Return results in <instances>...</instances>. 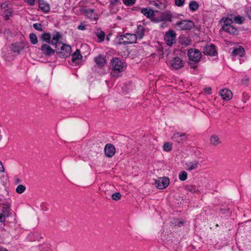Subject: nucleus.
<instances>
[{
    "mask_svg": "<svg viewBox=\"0 0 251 251\" xmlns=\"http://www.w3.org/2000/svg\"><path fill=\"white\" fill-rule=\"evenodd\" d=\"M33 26L37 30L40 31L43 30V28L42 27V25L41 24L35 23L33 25Z\"/></svg>",
    "mask_w": 251,
    "mask_h": 251,
    "instance_id": "nucleus-42",
    "label": "nucleus"
},
{
    "mask_svg": "<svg viewBox=\"0 0 251 251\" xmlns=\"http://www.w3.org/2000/svg\"><path fill=\"white\" fill-rule=\"evenodd\" d=\"M84 12L88 18L91 19V20H97L96 15L94 13V10L93 9L89 8L84 9Z\"/></svg>",
    "mask_w": 251,
    "mask_h": 251,
    "instance_id": "nucleus-23",
    "label": "nucleus"
},
{
    "mask_svg": "<svg viewBox=\"0 0 251 251\" xmlns=\"http://www.w3.org/2000/svg\"><path fill=\"white\" fill-rule=\"evenodd\" d=\"M0 251H8L5 248H0Z\"/></svg>",
    "mask_w": 251,
    "mask_h": 251,
    "instance_id": "nucleus-53",
    "label": "nucleus"
},
{
    "mask_svg": "<svg viewBox=\"0 0 251 251\" xmlns=\"http://www.w3.org/2000/svg\"><path fill=\"white\" fill-rule=\"evenodd\" d=\"M25 190V187L23 185H19L16 189V191L18 194H22Z\"/></svg>",
    "mask_w": 251,
    "mask_h": 251,
    "instance_id": "nucleus-37",
    "label": "nucleus"
},
{
    "mask_svg": "<svg viewBox=\"0 0 251 251\" xmlns=\"http://www.w3.org/2000/svg\"><path fill=\"white\" fill-rule=\"evenodd\" d=\"M172 144H171L169 142H167L164 144L163 149L164 151H169L172 150Z\"/></svg>",
    "mask_w": 251,
    "mask_h": 251,
    "instance_id": "nucleus-38",
    "label": "nucleus"
},
{
    "mask_svg": "<svg viewBox=\"0 0 251 251\" xmlns=\"http://www.w3.org/2000/svg\"><path fill=\"white\" fill-rule=\"evenodd\" d=\"M245 52L244 49L242 47L239 46L238 48L234 49L232 53L233 56L242 57L245 54Z\"/></svg>",
    "mask_w": 251,
    "mask_h": 251,
    "instance_id": "nucleus-22",
    "label": "nucleus"
},
{
    "mask_svg": "<svg viewBox=\"0 0 251 251\" xmlns=\"http://www.w3.org/2000/svg\"><path fill=\"white\" fill-rule=\"evenodd\" d=\"M82 59V56L80 54V50L77 49L72 55V61L73 63L77 64Z\"/></svg>",
    "mask_w": 251,
    "mask_h": 251,
    "instance_id": "nucleus-15",
    "label": "nucleus"
},
{
    "mask_svg": "<svg viewBox=\"0 0 251 251\" xmlns=\"http://www.w3.org/2000/svg\"><path fill=\"white\" fill-rule=\"evenodd\" d=\"M123 3L126 6H132L136 2V0H123Z\"/></svg>",
    "mask_w": 251,
    "mask_h": 251,
    "instance_id": "nucleus-40",
    "label": "nucleus"
},
{
    "mask_svg": "<svg viewBox=\"0 0 251 251\" xmlns=\"http://www.w3.org/2000/svg\"><path fill=\"white\" fill-rule=\"evenodd\" d=\"M233 21L238 24H242L245 20V18L243 17L240 16H236L233 15Z\"/></svg>",
    "mask_w": 251,
    "mask_h": 251,
    "instance_id": "nucleus-34",
    "label": "nucleus"
},
{
    "mask_svg": "<svg viewBox=\"0 0 251 251\" xmlns=\"http://www.w3.org/2000/svg\"><path fill=\"white\" fill-rule=\"evenodd\" d=\"M13 11L12 8H8L4 10L3 11L2 16L4 20L7 21L10 19V18L12 16Z\"/></svg>",
    "mask_w": 251,
    "mask_h": 251,
    "instance_id": "nucleus-24",
    "label": "nucleus"
},
{
    "mask_svg": "<svg viewBox=\"0 0 251 251\" xmlns=\"http://www.w3.org/2000/svg\"><path fill=\"white\" fill-rule=\"evenodd\" d=\"M152 2L154 6L161 10L164 9L166 7V0H153Z\"/></svg>",
    "mask_w": 251,
    "mask_h": 251,
    "instance_id": "nucleus-19",
    "label": "nucleus"
},
{
    "mask_svg": "<svg viewBox=\"0 0 251 251\" xmlns=\"http://www.w3.org/2000/svg\"><path fill=\"white\" fill-rule=\"evenodd\" d=\"M134 9H135V10H137V9H138V7H136H136H134Z\"/></svg>",
    "mask_w": 251,
    "mask_h": 251,
    "instance_id": "nucleus-56",
    "label": "nucleus"
},
{
    "mask_svg": "<svg viewBox=\"0 0 251 251\" xmlns=\"http://www.w3.org/2000/svg\"><path fill=\"white\" fill-rule=\"evenodd\" d=\"M187 173L184 171H181L178 175V178L181 181H184L187 178Z\"/></svg>",
    "mask_w": 251,
    "mask_h": 251,
    "instance_id": "nucleus-36",
    "label": "nucleus"
},
{
    "mask_svg": "<svg viewBox=\"0 0 251 251\" xmlns=\"http://www.w3.org/2000/svg\"><path fill=\"white\" fill-rule=\"evenodd\" d=\"M134 9H135V10H137V9H138V7H136H136H134Z\"/></svg>",
    "mask_w": 251,
    "mask_h": 251,
    "instance_id": "nucleus-57",
    "label": "nucleus"
},
{
    "mask_svg": "<svg viewBox=\"0 0 251 251\" xmlns=\"http://www.w3.org/2000/svg\"><path fill=\"white\" fill-rule=\"evenodd\" d=\"M172 15L170 12H166L163 13L161 15V18L162 21L171 22L172 20Z\"/></svg>",
    "mask_w": 251,
    "mask_h": 251,
    "instance_id": "nucleus-30",
    "label": "nucleus"
},
{
    "mask_svg": "<svg viewBox=\"0 0 251 251\" xmlns=\"http://www.w3.org/2000/svg\"><path fill=\"white\" fill-rule=\"evenodd\" d=\"M1 201V199L0 198V202Z\"/></svg>",
    "mask_w": 251,
    "mask_h": 251,
    "instance_id": "nucleus-58",
    "label": "nucleus"
},
{
    "mask_svg": "<svg viewBox=\"0 0 251 251\" xmlns=\"http://www.w3.org/2000/svg\"><path fill=\"white\" fill-rule=\"evenodd\" d=\"M145 28L141 25H138L136 29V34L137 39H142L145 35Z\"/></svg>",
    "mask_w": 251,
    "mask_h": 251,
    "instance_id": "nucleus-20",
    "label": "nucleus"
},
{
    "mask_svg": "<svg viewBox=\"0 0 251 251\" xmlns=\"http://www.w3.org/2000/svg\"><path fill=\"white\" fill-rule=\"evenodd\" d=\"M119 1L120 0H110V4L111 5H114L118 3Z\"/></svg>",
    "mask_w": 251,
    "mask_h": 251,
    "instance_id": "nucleus-49",
    "label": "nucleus"
},
{
    "mask_svg": "<svg viewBox=\"0 0 251 251\" xmlns=\"http://www.w3.org/2000/svg\"><path fill=\"white\" fill-rule=\"evenodd\" d=\"M188 135L185 133L176 131L173 134L171 139L175 143L182 144L187 140Z\"/></svg>",
    "mask_w": 251,
    "mask_h": 251,
    "instance_id": "nucleus-6",
    "label": "nucleus"
},
{
    "mask_svg": "<svg viewBox=\"0 0 251 251\" xmlns=\"http://www.w3.org/2000/svg\"><path fill=\"white\" fill-rule=\"evenodd\" d=\"M187 54L189 60L196 63L199 62L201 57L200 51L195 49H189Z\"/></svg>",
    "mask_w": 251,
    "mask_h": 251,
    "instance_id": "nucleus-4",
    "label": "nucleus"
},
{
    "mask_svg": "<svg viewBox=\"0 0 251 251\" xmlns=\"http://www.w3.org/2000/svg\"><path fill=\"white\" fill-rule=\"evenodd\" d=\"M9 4L8 0H5L0 3V6L1 9H5L9 6Z\"/></svg>",
    "mask_w": 251,
    "mask_h": 251,
    "instance_id": "nucleus-41",
    "label": "nucleus"
},
{
    "mask_svg": "<svg viewBox=\"0 0 251 251\" xmlns=\"http://www.w3.org/2000/svg\"><path fill=\"white\" fill-rule=\"evenodd\" d=\"M40 9L45 13H48L50 10V5L44 0H38Z\"/></svg>",
    "mask_w": 251,
    "mask_h": 251,
    "instance_id": "nucleus-18",
    "label": "nucleus"
},
{
    "mask_svg": "<svg viewBox=\"0 0 251 251\" xmlns=\"http://www.w3.org/2000/svg\"><path fill=\"white\" fill-rule=\"evenodd\" d=\"M189 9L192 11H196L199 7V3L196 1H191L189 4Z\"/></svg>",
    "mask_w": 251,
    "mask_h": 251,
    "instance_id": "nucleus-33",
    "label": "nucleus"
},
{
    "mask_svg": "<svg viewBox=\"0 0 251 251\" xmlns=\"http://www.w3.org/2000/svg\"><path fill=\"white\" fill-rule=\"evenodd\" d=\"M134 9H135V10H137V9H138V7H136H136H134Z\"/></svg>",
    "mask_w": 251,
    "mask_h": 251,
    "instance_id": "nucleus-55",
    "label": "nucleus"
},
{
    "mask_svg": "<svg viewBox=\"0 0 251 251\" xmlns=\"http://www.w3.org/2000/svg\"><path fill=\"white\" fill-rule=\"evenodd\" d=\"M178 30H190L194 26V23L190 20H182L176 24Z\"/></svg>",
    "mask_w": 251,
    "mask_h": 251,
    "instance_id": "nucleus-5",
    "label": "nucleus"
},
{
    "mask_svg": "<svg viewBox=\"0 0 251 251\" xmlns=\"http://www.w3.org/2000/svg\"><path fill=\"white\" fill-rule=\"evenodd\" d=\"M188 171H191L198 168L199 163L198 161L195 160L186 164Z\"/></svg>",
    "mask_w": 251,
    "mask_h": 251,
    "instance_id": "nucleus-25",
    "label": "nucleus"
},
{
    "mask_svg": "<svg viewBox=\"0 0 251 251\" xmlns=\"http://www.w3.org/2000/svg\"><path fill=\"white\" fill-rule=\"evenodd\" d=\"M223 29L226 32L233 35H237L238 33V30L237 28L232 25H223Z\"/></svg>",
    "mask_w": 251,
    "mask_h": 251,
    "instance_id": "nucleus-14",
    "label": "nucleus"
},
{
    "mask_svg": "<svg viewBox=\"0 0 251 251\" xmlns=\"http://www.w3.org/2000/svg\"><path fill=\"white\" fill-rule=\"evenodd\" d=\"M126 65L118 58H113L111 60V69L112 70L111 74L112 76L115 77H118L120 76V73L124 71L126 68Z\"/></svg>",
    "mask_w": 251,
    "mask_h": 251,
    "instance_id": "nucleus-1",
    "label": "nucleus"
},
{
    "mask_svg": "<svg viewBox=\"0 0 251 251\" xmlns=\"http://www.w3.org/2000/svg\"><path fill=\"white\" fill-rule=\"evenodd\" d=\"M175 2L176 6L181 7L184 4L185 0H175Z\"/></svg>",
    "mask_w": 251,
    "mask_h": 251,
    "instance_id": "nucleus-44",
    "label": "nucleus"
},
{
    "mask_svg": "<svg viewBox=\"0 0 251 251\" xmlns=\"http://www.w3.org/2000/svg\"><path fill=\"white\" fill-rule=\"evenodd\" d=\"M112 199L114 201H118L121 199L122 195L119 192H117L113 194L111 196Z\"/></svg>",
    "mask_w": 251,
    "mask_h": 251,
    "instance_id": "nucleus-39",
    "label": "nucleus"
},
{
    "mask_svg": "<svg viewBox=\"0 0 251 251\" xmlns=\"http://www.w3.org/2000/svg\"><path fill=\"white\" fill-rule=\"evenodd\" d=\"M29 39L31 43L33 45H35L38 42L37 37L34 33H30L29 34Z\"/></svg>",
    "mask_w": 251,
    "mask_h": 251,
    "instance_id": "nucleus-35",
    "label": "nucleus"
},
{
    "mask_svg": "<svg viewBox=\"0 0 251 251\" xmlns=\"http://www.w3.org/2000/svg\"><path fill=\"white\" fill-rule=\"evenodd\" d=\"M40 50L42 51V53L47 57L53 55L55 52V50L52 49L48 44H44L42 45Z\"/></svg>",
    "mask_w": 251,
    "mask_h": 251,
    "instance_id": "nucleus-10",
    "label": "nucleus"
},
{
    "mask_svg": "<svg viewBox=\"0 0 251 251\" xmlns=\"http://www.w3.org/2000/svg\"><path fill=\"white\" fill-rule=\"evenodd\" d=\"M191 68H192L193 69H196L197 68V66L196 65L192 66Z\"/></svg>",
    "mask_w": 251,
    "mask_h": 251,
    "instance_id": "nucleus-54",
    "label": "nucleus"
},
{
    "mask_svg": "<svg viewBox=\"0 0 251 251\" xmlns=\"http://www.w3.org/2000/svg\"><path fill=\"white\" fill-rule=\"evenodd\" d=\"M51 35L49 32L43 33L40 37L42 41H45L48 44H50L51 43Z\"/></svg>",
    "mask_w": 251,
    "mask_h": 251,
    "instance_id": "nucleus-28",
    "label": "nucleus"
},
{
    "mask_svg": "<svg viewBox=\"0 0 251 251\" xmlns=\"http://www.w3.org/2000/svg\"><path fill=\"white\" fill-rule=\"evenodd\" d=\"M184 189L187 191L194 193L199 190V186L195 185L188 184L185 185Z\"/></svg>",
    "mask_w": 251,
    "mask_h": 251,
    "instance_id": "nucleus-26",
    "label": "nucleus"
},
{
    "mask_svg": "<svg viewBox=\"0 0 251 251\" xmlns=\"http://www.w3.org/2000/svg\"><path fill=\"white\" fill-rule=\"evenodd\" d=\"M5 220L4 215L2 213H0V222H4Z\"/></svg>",
    "mask_w": 251,
    "mask_h": 251,
    "instance_id": "nucleus-51",
    "label": "nucleus"
},
{
    "mask_svg": "<svg viewBox=\"0 0 251 251\" xmlns=\"http://www.w3.org/2000/svg\"><path fill=\"white\" fill-rule=\"evenodd\" d=\"M56 49V52L57 54L61 57L66 58L70 56L71 52V47L65 45L63 43H59L58 46Z\"/></svg>",
    "mask_w": 251,
    "mask_h": 251,
    "instance_id": "nucleus-3",
    "label": "nucleus"
},
{
    "mask_svg": "<svg viewBox=\"0 0 251 251\" xmlns=\"http://www.w3.org/2000/svg\"><path fill=\"white\" fill-rule=\"evenodd\" d=\"M61 38V35L60 33L58 32H55L53 34V37L52 40H51V43L52 45L55 46V48H57L59 45V43H62L61 42H59L60 39Z\"/></svg>",
    "mask_w": 251,
    "mask_h": 251,
    "instance_id": "nucleus-17",
    "label": "nucleus"
},
{
    "mask_svg": "<svg viewBox=\"0 0 251 251\" xmlns=\"http://www.w3.org/2000/svg\"><path fill=\"white\" fill-rule=\"evenodd\" d=\"M137 41V35L126 33L118 35L116 38V42L119 45H127L135 43Z\"/></svg>",
    "mask_w": 251,
    "mask_h": 251,
    "instance_id": "nucleus-2",
    "label": "nucleus"
},
{
    "mask_svg": "<svg viewBox=\"0 0 251 251\" xmlns=\"http://www.w3.org/2000/svg\"><path fill=\"white\" fill-rule=\"evenodd\" d=\"M184 62L179 57H175L169 61V65L173 69L177 70L184 66Z\"/></svg>",
    "mask_w": 251,
    "mask_h": 251,
    "instance_id": "nucleus-8",
    "label": "nucleus"
},
{
    "mask_svg": "<svg viewBox=\"0 0 251 251\" xmlns=\"http://www.w3.org/2000/svg\"><path fill=\"white\" fill-rule=\"evenodd\" d=\"M210 144L214 146H217L221 143L219 137L216 135H213L210 138Z\"/></svg>",
    "mask_w": 251,
    "mask_h": 251,
    "instance_id": "nucleus-27",
    "label": "nucleus"
},
{
    "mask_svg": "<svg viewBox=\"0 0 251 251\" xmlns=\"http://www.w3.org/2000/svg\"><path fill=\"white\" fill-rule=\"evenodd\" d=\"M95 33L99 39V42L101 43L104 41L105 36L104 32L102 31L100 29H98Z\"/></svg>",
    "mask_w": 251,
    "mask_h": 251,
    "instance_id": "nucleus-29",
    "label": "nucleus"
},
{
    "mask_svg": "<svg viewBox=\"0 0 251 251\" xmlns=\"http://www.w3.org/2000/svg\"><path fill=\"white\" fill-rule=\"evenodd\" d=\"M224 25H230L233 22V15L228 16L225 19H223Z\"/></svg>",
    "mask_w": 251,
    "mask_h": 251,
    "instance_id": "nucleus-31",
    "label": "nucleus"
},
{
    "mask_svg": "<svg viewBox=\"0 0 251 251\" xmlns=\"http://www.w3.org/2000/svg\"><path fill=\"white\" fill-rule=\"evenodd\" d=\"M1 180L3 185H6L8 182V176L6 175H3L1 177Z\"/></svg>",
    "mask_w": 251,
    "mask_h": 251,
    "instance_id": "nucleus-45",
    "label": "nucleus"
},
{
    "mask_svg": "<svg viewBox=\"0 0 251 251\" xmlns=\"http://www.w3.org/2000/svg\"><path fill=\"white\" fill-rule=\"evenodd\" d=\"M203 53L205 55L210 56H215L217 54V51L215 45L213 44H210V45H207L203 48Z\"/></svg>",
    "mask_w": 251,
    "mask_h": 251,
    "instance_id": "nucleus-12",
    "label": "nucleus"
},
{
    "mask_svg": "<svg viewBox=\"0 0 251 251\" xmlns=\"http://www.w3.org/2000/svg\"><path fill=\"white\" fill-rule=\"evenodd\" d=\"M204 91L208 94H210L211 93V88L209 87L205 88L204 89Z\"/></svg>",
    "mask_w": 251,
    "mask_h": 251,
    "instance_id": "nucleus-46",
    "label": "nucleus"
},
{
    "mask_svg": "<svg viewBox=\"0 0 251 251\" xmlns=\"http://www.w3.org/2000/svg\"><path fill=\"white\" fill-rule=\"evenodd\" d=\"M35 0H26V2L31 6H33L35 4Z\"/></svg>",
    "mask_w": 251,
    "mask_h": 251,
    "instance_id": "nucleus-47",
    "label": "nucleus"
},
{
    "mask_svg": "<svg viewBox=\"0 0 251 251\" xmlns=\"http://www.w3.org/2000/svg\"><path fill=\"white\" fill-rule=\"evenodd\" d=\"M77 28L79 29V30H85V25H82V24H81Z\"/></svg>",
    "mask_w": 251,
    "mask_h": 251,
    "instance_id": "nucleus-50",
    "label": "nucleus"
},
{
    "mask_svg": "<svg viewBox=\"0 0 251 251\" xmlns=\"http://www.w3.org/2000/svg\"><path fill=\"white\" fill-rule=\"evenodd\" d=\"M104 150L105 156L109 158L112 157L116 152L115 148L111 144H106Z\"/></svg>",
    "mask_w": 251,
    "mask_h": 251,
    "instance_id": "nucleus-11",
    "label": "nucleus"
},
{
    "mask_svg": "<svg viewBox=\"0 0 251 251\" xmlns=\"http://www.w3.org/2000/svg\"><path fill=\"white\" fill-rule=\"evenodd\" d=\"M0 172H4V166L2 165V163L1 161H0Z\"/></svg>",
    "mask_w": 251,
    "mask_h": 251,
    "instance_id": "nucleus-52",
    "label": "nucleus"
},
{
    "mask_svg": "<svg viewBox=\"0 0 251 251\" xmlns=\"http://www.w3.org/2000/svg\"><path fill=\"white\" fill-rule=\"evenodd\" d=\"M176 34L173 30H169L165 34L164 40L169 46L172 45L176 42Z\"/></svg>",
    "mask_w": 251,
    "mask_h": 251,
    "instance_id": "nucleus-9",
    "label": "nucleus"
},
{
    "mask_svg": "<svg viewBox=\"0 0 251 251\" xmlns=\"http://www.w3.org/2000/svg\"><path fill=\"white\" fill-rule=\"evenodd\" d=\"M141 12L149 19L151 18L154 15L153 11L152 9L148 8H142Z\"/></svg>",
    "mask_w": 251,
    "mask_h": 251,
    "instance_id": "nucleus-21",
    "label": "nucleus"
},
{
    "mask_svg": "<svg viewBox=\"0 0 251 251\" xmlns=\"http://www.w3.org/2000/svg\"><path fill=\"white\" fill-rule=\"evenodd\" d=\"M40 238V234L38 232H33L29 235V239L32 241L39 240Z\"/></svg>",
    "mask_w": 251,
    "mask_h": 251,
    "instance_id": "nucleus-32",
    "label": "nucleus"
},
{
    "mask_svg": "<svg viewBox=\"0 0 251 251\" xmlns=\"http://www.w3.org/2000/svg\"><path fill=\"white\" fill-rule=\"evenodd\" d=\"M96 65L100 68L104 67L106 64V59L104 55L100 54L94 59Z\"/></svg>",
    "mask_w": 251,
    "mask_h": 251,
    "instance_id": "nucleus-13",
    "label": "nucleus"
},
{
    "mask_svg": "<svg viewBox=\"0 0 251 251\" xmlns=\"http://www.w3.org/2000/svg\"><path fill=\"white\" fill-rule=\"evenodd\" d=\"M246 13L248 15L249 18L251 19V7H249L247 9Z\"/></svg>",
    "mask_w": 251,
    "mask_h": 251,
    "instance_id": "nucleus-48",
    "label": "nucleus"
},
{
    "mask_svg": "<svg viewBox=\"0 0 251 251\" xmlns=\"http://www.w3.org/2000/svg\"><path fill=\"white\" fill-rule=\"evenodd\" d=\"M12 50L14 52L19 53L21 50V48L16 44L12 45Z\"/></svg>",
    "mask_w": 251,
    "mask_h": 251,
    "instance_id": "nucleus-43",
    "label": "nucleus"
},
{
    "mask_svg": "<svg viewBox=\"0 0 251 251\" xmlns=\"http://www.w3.org/2000/svg\"><path fill=\"white\" fill-rule=\"evenodd\" d=\"M170 179L167 177H160L155 181V186L158 189H163L168 186Z\"/></svg>",
    "mask_w": 251,
    "mask_h": 251,
    "instance_id": "nucleus-7",
    "label": "nucleus"
},
{
    "mask_svg": "<svg viewBox=\"0 0 251 251\" xmlns=\"http://www.w3.org/2000/svg\"><path fill=\"white\" fill-rule=\"evenodd\" d=\"M220 94L223 100H228L232 97V93L228 89H225L220 92Z\"/></svg>",
    "mask_w": 251,
    "mask_h": 251,
    "instance_id": "nucleus-16",
    "label": "nucleus"
}]
</instances>
